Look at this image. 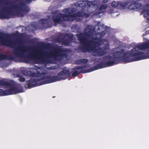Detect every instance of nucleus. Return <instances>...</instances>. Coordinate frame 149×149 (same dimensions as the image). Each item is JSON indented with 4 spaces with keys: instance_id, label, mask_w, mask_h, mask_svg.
I'll return each instance as SVG.
<instances>
[{
    "instance_id": "2f4dec72",
    "label": "nucleus",
    "mask_w": 149,
    "mask_h": 149,
    "mask_svg": "<svg viewBox=\"0 0 149 149\" xmlns=\"http://www.w3.org/2000/svg\"><path fill=\"white\" fill-rule=\"evenodd\" d=\"M34 27L36 29V26L35 25H33Z\"/></svg>"
},
{
    "instance_id": "f8f14e48",
    "label": "nucleus",
    "mask_w": 149,
    "mask_h": 149,
    "mask_svg": "<svg viewBox=\"0 0 149 149\" xmlns=\"http://www.w3.org/2000/svg\"><path fill=\"white\" fill-rule=\"evenodd\" d=\"M6 35L2 32H0V44L3 46H6L13 47L14 45L12 41L11 40H6Z\"/></svg>"
},
{
    "instance_id": "f03ea898",
    "label": "nucleus",
    "mask_w": 149,
    "mask_h": 149,
    "mask_svg": "<svg viewBox=\"0 0 149 149\" xmlns=\"http://www.w3.org/2000/svg\"><path fill=\"white\" fill-rule=\"evenodd\" d=\"M78 6L82 8L83 12H78L76 13H72L69 12V8H66L63 10V12L68 13V14L60 13L53 17L54 22L56 24H61L63 21L68 22L74 21L76 17H88L90 16L89 13L91 7L95 6V4L93 1L81 0L76 3Z\"/></svg>"
},
{
    "instance_id": "a878e982",
    "label": "nucleus",
    "mask_w": 149,
    "mask_h": 149,
    "mask_svg": "<svg viewBox=\"0 0 149 149\" xmlns=\"http://www.w3.org/2000/svg\"><path fill=\"white\" fill-rule=\"evenodd\" d=\"M75 63L77 64H80L81 63V59H77L75 61Z\"/></svg>"
},
{
    "instance_id": "0eeeda50",
    "label": "nucleus",
    "mask_w": 149,
    "mask_h": 149,
    "mask_svg": "<svg viewBox=\"0 0 149 149\" xmlns=\"http://www.w3.org/2000/svg\"><path fill=\"white\" fill-rule=\"evenodd\" d=\"M11 4V6L9 7L10 9L11 10H14L17 12V13L19 16L23 17L24 16L23 14L21 12V11L25 12L26 13H28L30 9L28 7L26 6L23 8V7L26 6L25 3L23 1H21L19 2L18 5H13V2Z\"/></svg>"
},
{
    "instance_id": "ddd939ff",
    "label": "nucleus",
    "mask_w": 149,
    "mask_h": 149,
    "mask_svg": "<svg viewBox=\"0 0 149 149\" xmlns=\"http://www.w3.org/2000/svg\"><path fill=\"white\" fill-rule=\"evenodd\" d=\"M41 79V77H40L35 79H31L28 81H26V82L28 83L25 85V88H30L40 85V84L38 85V82L42 80V79Z\"/></svg>"
},
{
    "instance_id": "7c9ffc66",
    "label": "nucleus",
    "mask_w": 149,
    "mask_h": 149,
    "mask_svg": "<svg viewBox=\"0 0 149 149\" xmlns=\"http://www.w3.org/2000/svg\"><path fill=\"white\" fill-rule=\"evenodd\" d=\"M130 5H129L128 6V8L129 9H130Z\"/></svg>"
},
{
    "instance_id": "1a4fd4ad",
    "label": "nucleus",
    "mask_w": 149,
    "mask_h": 149,
    "mask_svg": "<svg viewBox=\"0 0 149 149\" xmlns=\"http://www.w3.org/2000/svg\"><path fill=\"white\" fill-rule=\"evenodd\" d=\"M75 39L73 34L66 33L63 35V38H60L58 37L57 40L58 42H61L65 45H68L71 42Z\"/></svg>"
},
{
    "instance_id": "4468645a",
    "label": "nucleus",
    "mask_w": 149,
    "mask_h": 149,
    "mask_svg": "<svg viewBox=\"0 0 149 149\" xmlns=\"http://www.w3.org/2000/svg\"><path fill=\"white\" fill-rule=\"evenodd\" d=\"M7 7L8 9H9L7 11V13H0V19H8L9 18V15H13V12L11 11L12 10L10 9L9 7L11 6Z\"/></svg>"
},
{
    "instance_id": "393cba45",
    "label": "nucleus",
    "mask_w": 149,
    "mask_h": 149,
    "mask_svg": "<svg viewBox=\"0 0 149 149\" xmlns=\"http://www.w3.org/2000/svg\"><path fill=\"white\" fill-rule=\"evenodd\" d=\"M42 73L39 72H37V73H35L34 76L36 77H40L41 76Z\"/></svg>"
},
{
    "instance_id": "a211bd4d",
    "label": "nucleus",
    "mask_w": 149,
    "mask_h": 149,
    "mask_svg": "<svg viewBox=\"0 0 149 149\" xmlns=\"http://www.w3.org/2000/svg\"><path fill=\"white\" fill-rule=\"evenodd\" d=\"M142 14H143V17H146L149 15V9H145L141 12Z\"/></svg>"
},
{
    "instance_id": "2eb2a0df",
    "label": "nucleus",
    "mask_w": 149,
    "mask_h": 149,
    "mask_svg": "<svg viewBox=\"0 0 149 149\" xmlns=\"http://www.w3.org/2000/svg\"><path fill=\"white\" fill-rule=\"evenodd\" d=\"M134 48L135 50L138 49L141 50L149 49V41L136 45ZM148 52L149 53V49L148 50Z\"/></svg>"
},
{
    "instance_id": "9b49d317",
    "label": "nucleus",
    "mask_w": 149,
    "mask_h": 149,
    "mask_svg": "<svg viewBox=\"0 0 149 149\" xmlns=\"http://www.w3.org/2000/svg\"><path fill=\"white\" fill-rule=\"evenodd\" d=\"M86 67L87 66L86 65L75 67L72 69V70L74 71L72 73V76L75 77L77 76L80 73H85L91 72V70L89 69L82 70Z\"/></svg>"
},
{
    "instance_id": "412c9836",
    "label": "nucleus",
    "mask_w": 149,
    "mask_h": 149,
    "mask_svg": "<svg viewBox=\"0 0 149 149\" xmlns=\"http://www.w3.org/2000/svg\"><path fill=\"white\" fill-rule=\"evenodd\" d=\"M119 3L118 1H113L111 3V6L114 8H116L119 9Z\"/></svg>"
},
{
    "instance_id": "9d476101",
    "label": "nucleus",
    "mask_w": 149,
    "mask_h": 149,
    "mask_svg": "<svg viewBox=\"0 0 149 149\" xmlns=\"http://www.w3.org/2000/svg\"><path fill=\"white\" fill-rule=\"evenodd\" d=\"M93 35V32L90 30L85 33H80L76 35L78 40L80 42L82 45V46H84L86 45V43H88V41H87V39L86 37H91Z\"/></svg>"
},
{
    "instance_id": "5701e85b",
    "label": "nucleus",
    "mask_w": 149,
    "mask_h": 149,
    "mask_svg": "<svg viewBox=\"0 0 149 149\" xmlns=\"http://www.w3.org/2000/svg\"><path fill=\"white\" fill-rule=\"evenodd\" d=\"M4 3L5 4L7 5L11 4L13 3L12 2H8V1L6 0H0V3Z\"/></svg>"
},
{
    "instance_id": "20e7f679",
    "label": "nucleus",
    "mask_w": 149,
    "mask_h": 149,
    "mask_svg": "<svg viewBox=\"0 0 149 149\" xmlns=\"http://www.w3.org/2000/svg\"><path fill=\"white\" fill-rule=\"evenodd\" d=\"M92 39L93 40L88 41V43L85 45L81 46L80 50L84 53L92 52L94 56L100 57L105 55L107 53V51L109 49V44L105 45L103 47H100L102 45L105 40L96 36L93 37Z\"/></svg>"
},
{
    "instance_id": "c85d7f7f",
    "label": "nucleus",
    "mask_w": 149,
    "mask_h": 149,
    "mask_svg": "<svg viewBox=\"0 0 149 149\" xmlns=\"http://www.w3.org/2000/svg\"><path fill=\"white\" fill-rule=\"evenodd\" d=\"M54 68L53 67H49V70H53V69H54Z\"/></svg>"
},
{
    "instance_id": "39448f33",
    "label": "nucleus",
    "mask_w": 149,
    "mask_h": 149,
    "mask_svg": "<svg viewBox=\"0 0 149 149\" xmlns=\"http://www.w3.org/2000/svg\"><path fill=\"white\" fill-rule=\"evenodd\" d=\"M71 74L69 70H64L59 72L57 75L47 76L41 77L42 80H45L40 83V85L65 80L69 77Z\"/></svg>"
},
{
    "instance_id": "bb28decb",
    "label": "nucleus",
    "mask_w": 149,
    "mask_h": 149,
    "mask_svg": "<svg viewBox=\"0 0 149 149\" xmlns=\"http://www.w3.org/2000/svg\"><path fill=\"white\" fill-rule=\"evenodd\" d=\"M19 81L20 82H24L25 80V78L23 77H21L19 79Z\"/></svg>"
},
{
    "instance_id": "72a5a7b5",
    "label": "nucleus",
    "mask_w": 149,
    "mask_h": 149,
    "mask_svg": "<svg viewBox=\"0 0 149 149\" xmlns=\"http://www.w3.org/2000/svg\"><path fill=\"white\" fill-rule=\"evenodd\" d=\"M71 11L72 12H73V10H72V9L71 10Z\"/></svg>"
},
{
    "instance_id": "6ab92c4d",
    "label": "nucleus",
    "mask_w": 149,
    "mask_h": 149,
    "mask_svg": "<svg viewBox=\"0 0 149 149\" xmlns=\"http://www.w3.org/2000/svg\"><path fill=\"white\" fill-rule=\"evenodd\" d=\"M100 28H98L97 29V31L98 32L99 31V32H98L96 33V35L97 36L98 35H99L100 36V37L101 38L102 37H104L106 34L105 32L104 31H102V32H100Z\"/></svg>"
},
{
    "instance_id": "dca6fc26",
    "label": "nucleus",
    "mask_w": 149,
    "mask_h": 149,
    "mask_svg": "<svg viewBox=\"0 0 149 149\" xmlns=\"http://www.w3.org/2000/svg\"><path fill=\"white\" fill-rule=\"evenodd\" d=\"M119 9H124L130 3V0H125L122 1H119Z\"/></svg>"
},
{
    "instance_id": "aec40b11",
    "label": "nucleus",
    "mask_w": 149,
    "mask_h": 149,
    "mask_svg": "<svg viewBox=\"0 0 149 149\" xmlns=\"http://www.w3.org/2000/svg\"><path fill=\"white\" fill-rule=\"evenodd\" d=\"M48 19H42L39 21V23L42 25L47 24L48 23Z\"/></svg>"
},
{
    "instance_id": "7ed1b4c3",
    "label": "nucleus",
    "mask_w": 149,
    "mask_h": 149,
    "mask_svg": "<svg viewBox=\"0 0 149 149\" xmlns=\"http://www.w3.org/2000/svg\"><path fill=\"white\" fill-rule=\"evenodd\" d=\"M103 58L108 61L105 63L101 62L98 64L93 68L89 70L92 71L120 63H129L130 62V51L125 52L124 50L122 49L120 51L115 52L112 56L108 55L104 56Z\"/></svg>"
},
{
    "instance_id": "423d86ee",
    "label": "nucleus",
    "mask_w": 149,
    "mask_h": 149,
    "mask_svg": "<svg viewBox=\"0 0 149 149\" xmlns=\"http://www.w3.org/2000/svg\"><path fill=\"white\" fill-rule=\"evenodd\" d=\"M0 86L9 88L7 90H3L2 89H0V95L6 96L15 94L23 92V89L22 87L19 88L18 87L15 86L13 83L3 80H0Z\"/></svg>"
},
{
    "instance_id": "cd10ccee",
    "label": "nucleus",
    "mask_w": 149,
    "mask_h": 149,
    "mask_svg": "<svg viewBox=\"0 0 149 149\" xmlns=\"http://www.w3.org/2000/svg\"><path fill=\"white\" fill-rule=\"evenodd\" d=\"M108 0H103V2L104 3H107V1H108Z\"/></svg>"
},
{
    "instance_id": "6e6552de",
    "label": "nucleus",
    "mask_w": 149,
    "mask_h": 149,
    "mask_svg": "<svg viewBox=\"0 0 149 149\" xmlns=\"http://www.w3.org/2000/svg\"><path fill=\"white\" fill-rule=\"evenodd\" d=\"M131 57H134L131 58V62L147 59L149 58V53H144L138 51L133 53L131 50Z\"/></svg>"
},
{
    "instance_id": "4be33fe9",
    "label": "nucleus",
    "mask_w": 149,
    "mask_h": 149,
    "mask_svg": "<svg viewBox=\"0 0 149 149\" xmlns=\"http://www.w3.org/2000/svg\"><path fill=\"white\" fill-rule=\"evenodd\" d=\"M107 7V4H102L99 8L100 10H105L106 9Z\"/></svg>"
},
{
    "instance_id": "b1692460",
    "label": "nucleus",
    "mask_w": 149,
    "mask_h": 149,
    "mask_svg": "<svg viewBox=\"0 0 149 149\" xmlns=\"http://www.w3.org/2000/svg\"><path fill=\"white\" fill-rule=\"evenodd\" d=\"M81 59V63L86 64L88 62V59L86 58H82Z\"/></svg>"
},
{
    "instance_id": "f3484780",
    "label": "nucleus",
    "mask_w": 149,
    "mask_h": 149,
    "mask_svg": "<svg viewBox=\"0 0 149 149\" xmlns=\"http://www.w3.org/2000/svg\"><path fill=\"white\" fill-rule=\"evenodd\" d=\"M15 57L11 55L2 54L0 53V61L4 59L13 61L15 60Z\"/></svg>"
},
{
    "instance_id": "473e14b6",
    "label": "nucleus",
    "mask_w": 149,
    "mask_h": 149,
    "mask_svg": "<svg viewBox=\"0 0 149 149\" xmlns=\"http://www.w3.org/2000/svg\"><path fill=\"white\" fill-rule=\"evenodd\" d=\"M3 9H4V10H5V8L4 7H3Z\"/></svg>"
},
{
    "instance_id": "f257e3e1",
    "label": "nucleus",
    "mask_w": 149,
    "mask_h": 149,
    "mask_svg": "<svg viewBox=\"0 0 149 149\" xmlns=\"http://www.w3.org/2000/svg\"><path fill=\"white\" fill-rule=\"evenodd\" d=\"M53 48L54 49L49 52L35 49L33 53L24 55L25 53L31 49V47L22 45L14 49L13 54L15 57L23 59L25 62H28L29 58H35L38 63L40 64L49 63L50 61L47 58L56 60L59 57L67 58L68 56L66 53L68 52V49L62 48L60 46L53 47Z\"/></svg>"
},
{
    "instance_id": "c756f323",
    "label": "nucleus",
    "mask_w": 149,
    "mask_h": 149,
    "mask_svg": "<svg viewBox=\"0 0 149 149\" xmlns=\"http://www.w3.org/2000/svg\"><path fill=\"white\" fill-rule=\"evenodd\" d=\"M148 21L149 22V17L147 18Z\"/></svg>"
}]
</instances>
